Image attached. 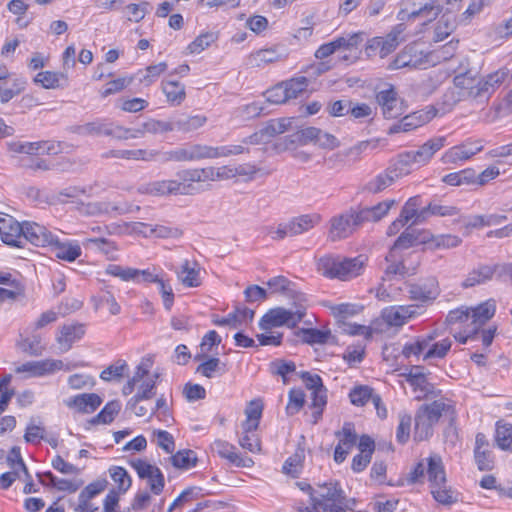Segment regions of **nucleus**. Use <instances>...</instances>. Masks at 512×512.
Returning <instances> with one entry per match:
<instances>
[{"instance_id": "nucleus-11", "label": "nucleus", "mask_w": 512, "mask_h": 512, "mask_svg": "<svg viewBox=\"0 0 512 512\" xmlns=\"http://www.w3.org/2000/svg\"><path fill=\"white\" fill-rule=\"evenodd\" d=\"M315 493L316 497L314 501L321 507L322 512L327 506L330 508L335 507L337 504H344L347 499L340 484L335 481L317 484Z\"/></svg>"}, {"instance_id": "nucleus-2", "label": "nucleus", "mask_w": 512, "mask_h": 512, "mask_svg": "<svg viewBox=\"0 0 512 512\" xmlns=\"http://www.w3.org/2000/svg\"><path fill=\"white\" fill-rule=\"evenodd\" d=\"M442 416L451 421L455 418L454 407L444 400H435L429 404L421 405L415 414L414 440H428L434 432V426Z\"/></svg>"}, {"instance_id": "nucleus-24", "label": "nucleus", "mask_w": 512, "mask_h": 512, "mask_svg": "<svg viewBox=\"0 0 512 512\" xmlns=\"http://www.w3.org/2000/svg\"><path fill=\"white\" fill-rule=\"evenodd\" d=\"M207 122V118L203 115H177L170 118L171 132L190 133Z\"/></svg>"}, {"instance_id": "nucleus-56", "label": "nucleus", "mask_w": 512, "mask_h": 512, "mask_svg": "<svg viewBox=\"0 0 512 512\" xmlns=\"http://www.w3.org/2000/svg\"><path fill=\"white\" fill-rule=\"evenodd\" d=\"M335 436L339 439L338 445H342L350 450L357 442V434L354 429V424L351 422H345L342 429L335 432Z\"/></svg>"}, {"instance_id": "nucleus-47", "label": "nucleus", "mask_w": 512, "mask_h": 512, "mask_svg": "<svg viewBox=\"0 0 512 512\" xmlns=\"http://www.w3.org/2000/svg\"><path fill=\"white\" fill-rule=\"evenodd\" d=\"M189 260H185L181 269L177 272L179 281L186 287H198L201 285L199 270L190 267Z\"/></svg>"}, {"instance_id": "nucleus-45", "label": "nucleus", "mask_w": 512, "mask_h": 512, "mask_svg": "<svg viewBox=\"0 0 512 512\" xmlns=\"http://www.w3.org/2000/svg\"><path fill=\"white\" fill-rule=\"evenodd\" d=\"M433 498L442 505H452L458 501V494L451 486L447 484V480L443 485L435 486L430 489Z\"/></svg>"}, {"instance_id": "nucleus-34", "label": "nucleus", "mask_w": 512, "mask_h": 512, "mask_svg": "<svg viewBox=\"0 0 512 512\" xmlns=\"http://www.w3.org/2000/svg\"><path fill=\"white\" fill-rule=\"evenodd\" d=\"M499 269V266L480 265L473 269L463 281L464 288L474 287L476 285L485 283L492 279L494 273Z\"/></svg>"}, {"instance_id": "nucleus-9", "label": "nucleus", "mask_w": 512, "mask_h": 512, "mask_svg": "<svg viewBox=\"0 0 512 512\" xmlns=\"http://www.w3.org/2000/svg\"><path fill=\"white\" fill-rule=\"evenodd\" d=\"M409 298L421 304L433 302L440 295L436 277L430 276L418 282L406 283Z\"/></svg>"}, {"instance_id": "nucleus-27", "label": "nucleus", "mask_w": 512, "mask_h": 512, "mask_svg": "<svg viewBox=\"0 0 512 512\" xmlns=\"http://www.w3.org/2000/svg\"><path fill=\"white\" fill-rule=\"evenodd\" d=\"M396 204L394 199L382 201L372 207H364L358 210V220L362 221V224L366 222H378L384 218L390 209Z\"/></svg>"}, {"instance_id": "nucleus-8", "label": "nucleus", "mask_w": 512, "mask_h": 512, "mask_svg": "<svg viewBox=\"0 0 512 512\" xmlns=\"http://www.w3.org/2000/svg\"><path fill=\"white\" fill-rule=\"evenodd\" d=\"M408 175V170L399 165V161L396 159L387 169L369 180L363 190L377 194L391 186L397 179Z\"/></svg>"}, {"instance_id": "nucleus-38", "label": "nucleus", "mask_w": 512, "mask_h": 512, "mask_svg": "<svg viewBox=\"0 0 512 512\" xmlns=\"http://www.w3.org/2000/svg\"><path fill=\"white\" fill-rule=\"evenodd\" d=\"M109 124L110 122L106 119H97L72 127V132L81 136H107Z\"/></svg>"}, {"instance_id": "nucleus-10", "label": "nucleus", "mask_w": 512, "mask_h": 512, "mask_svg": "<svg viewBox=\"0 0 512 512\" xmlns=\"http://www.w3.org/2000/svg\"><path fill=\"white\" fill-rule=\"evenodd\" d=\"M429 54H423L418 50L416 44H410L397 54L393 61L388 65L389 70L401 68H423L429 63Z\"/></svg>"}, {"instance_id": "nucleus-31", "label": "nucleus", "mask_w": 512, "mask_h": 512, "mask_svg": "<svg viewBox=\"0 0 512 512\" xmlns=\"http://www.w3.org/2000/svg\"><path fill=\"white\" fill-rule=\"evenodd\" d=\"M107 486L106 480H96L90 484H88L79 494L78 506L75 508L77 512H86L89 510L90 505L89 501L103 492Z\"/></svg>"}, {"instance_id": "nucleus-19", "label": "nucleus", "mask_w": 512, "mask_h": 512, "mask_svg": "<svg viewBox=\"0 0 512 512\" xmlns=\"http://www.w3.org/2000/svg\"><path fill=\"white\" fill-rule=\"evenodd\" d=\"M56 236L45 226L35 222L23 223V242L29 241L35 246H50Z\"/></svg>"}, {"instance_id": "nucleus-52", "label": "nucleus", "mask_w": 512, "mask_h": 512, "mask_svg": "<svg viewBox=\"0 0 512 512\" xmlns=\"http://www.w3.org/2000/svg\"><path fill=\"white\" fill-rule=\"evenodd\" d=\"M197 460L196 453L190 449L180 450L171 456L173 466L180 469H189L196 466Z\"/></svg>"}, {"instance_id": "nucleus-55", "label": "nucleus", "mask_w": 512, "mask_h": 512, "mask_svg": "<svg viewBox=\"0 0 512 512\" xmlns=\"http://www.w3.org/2000/svg\"><path fill=\"white\" fill-rule=\"evenodd\" d=\"M106 274L118 277L122 281L138 280L139 269L131 267H123L117 264H109L105 269Z\"/></svg>"}, {"instance_id": "nucleus-4", "label": "nucleus", "mask_w": 512, "mask_h": 512, "mask_svg": "<svg viewBox=\"0 0 512 512\" xmlns=\"http://www.w3.org/2000/svg\"><path fill=\"white\" fill-rule=\"evenodd\" d=\"M446 138L437 136L427 140L417 150H410L400 153L397 157L399 165L411 173L413 166L422 167L430 162L435 153L445 146Z\"/></svg>"}, {"instance_id": "nucleus-64", "label": "nucleus", "mask_w": 512, "mask_h": 512, "mask_svg": "<svg viewBox=\"0 0 512 512\" xmlns=\"http://www.w3.org/2000/svg\"><path fill=\"white\" fill-rule=\"evenodd\" d=\"M305 404V393L301 389H291L289 391V401L286 406V413L290 416L295 415Z\"/></svg>"}, {"instance_id": "nucleus-49", "label": "nucleus", "mask_w": 512, "mask_h": 512, "mask_svg": "<svg viewBox=\"0 0 512 512\" xmlns=\"http://www.w3.org/2000/svg\"><path fill=\"white\" fill-rule=\"evenodd\" d=\"M17 346L26 354L31 356H40L45 347L42 345V338L35 334L31 337L21 338L17 342Z\"/></svg>"}, {"instance_id": "nucleus-17", "label": "nucleus", "mask_w": 512, "mask_h": 512, "mask_svg": "<svg viewBox=\"0 0 512 512\" xmlns=\"http://www.w3.org/2000/svg\"><path fill=\"white\" fill-rule=\"evenodd\" d=\"M363 41V33H353L348 36H342L334 39L331 42L322 44L315 52L317 59H324L332 55L339 49H353L357 48Z\"/></svg>"}, {"instance_id": "nucleus-36", "label": "nucleus", "mask_w": 512, "mask_h": 512, "mask_svg": "<svg viewBox=\"0 0 512 512\" xmlns=\"http://www.w3.org/2000/svg\"><path fill=\"white\" fill-rule=\"evenodd\" d=\"M191 144H186L181 147H177L173 150L169 151H159L157 150L156 160L161 163L167 162H191L192 161V153H191Z\"/></svg>"}, {"instance_id": "nucleus-7", "label": "nucleus", "mask_w": 512, "mask_h": 512, "mask_svg": "<svg viewBox=\"0 0 512 512\" xmlns=\"http://www.w3.org/2000/svg\"><path fill=\"white\" fill-rule=\"evenodd\" d=\"M358 216V210L350 209L332 217L330 219L328 239L336 242L352 235L357 228L363 225L362 221L358 220Z\"/></svg>"}, {"instance_id": "nucleus-14", "label": "nucleus", "mask_w": 512, "mask_h": 512, "mask_svg": "<svg viewBox=\"0 0 512 512\" xmlns=\"http://www.w3.org/2000/svg\"><path fill=\"white\" fill-rule=\"evenodd\" d=\"M508 72L500 69L487 76L477 79L476 90L472 91V98L480 101L488 100L496 89L503 83Z\"/></svg>"}, {"instance_id": "nucleus-5", "label": "nucleus", "mask_w": 512, "mask_h": 512, "mask_svg": "<svg viewBox=\"0 0 512 512\" xmlns=\"http://www.w3.org/2000/svg\"><path fill=\"white\" fill-rule=\"evenodd\" d=\"M295 310H287L282 307L270 309L260 320L259 326L262 330H269L273 327L286 325L294 328L306 315V305L303 302H294Z\"/></svg>"}, {"instance_id": "nucleus-32", "label": "nucleus", "mask_w": 512, "mask_h": 512, "mask_svg": "<svg viewBox=\"0 0 512 512\" xmlns=\"http://www.w3.org/2000/svg\"><path fill=\"white\" fill-rule=\"evenodd\" d=\"M321 222V216L317 213L304 214L292 218L289 223L291 225V237L303 234Z\"/></svg>"}, {"instance_id": "nucleus-51", "label": "nucleus", "mask_w": 512, "mask_h": 512, "mask_svg": "<svg viewBox=\"0 0 512 512\" xmlns=\"http://www.w3.org/2000/svg\"><path fill=\"white\" fill-rule=\"evenodd\" d=\"M478 73L473 70H467L459 73L454 77V84L456 87L467 90V95L472 97V91L476 90Z\"/></svg>"}, {"instance_id": "nucleus-44", "label": "nucleus", "mask_w": 512, "mask_h": 512, "mask_svg": "<svg viewBox=\"0 0 512 512\" xmlns=\"http://www.w3.org/2000/svg\"><path fill=\"white\" fill-rule=\"evenodd\" d=\"M297 335H302V341L307 344H326L332 337L330 330L301 328Z\"/></svg>"}, {"instance_id": "nucleus-30", "label": "nucleus", "mask_w": 512, "mask_h": 512, "mask_svg": "<svg viewBox=\"0 0 512 512\" xmlns=\"http://www.w3.org/2000/svg\"><path fill=\"white\" fill-rule=\"evenodd\" d=\"M198 184L205 181H215L219 179H231L236 177L234 166H222L219 168L205 167L195 168Z\"/></svg>"}, {"instance_id": "nucleus-18", "label": "nucleus", "mask_w": 512, "mask_h": 512, "mask_svg": "<svg viewBox=\"0 0 512 512\" xmlns=\"http://www.w3.org/2000/svg\"><path fill=\"white\" fill-rule=\"evenodd\" d=\"M483 146L478 142L467 141L448 149L441 157L443 164H458L466 161L482 151Z\"/></svg>"}, {"instance_id": "nucleus-46", "label": "nucleus", "mask_w": 512, "mask_h": 512, "mask_svg": "<svg viewBox=\"0 0 512 512\" xmlns=\"http://www.w3.org/2000/svg\"><path fill=\"white\" fill-rule=\"evenodd\" d=\"M418 243H422L421 240H419L418 236L412 231L409 232L408 230L404 231L394 242L393 246L390 248V251L385 257V260H391L394 256V253L397 252V250H403L408 249Z\"/></svg>"}, {"instance_id": "nucleus-41", "label": "nucleus", "mask_w": 512, "mask_h": 512, "mask_svg": "<svg viewBox=\"0 0 512 512\" xmlns=\"http://www.w3.org/2000/svg\"><path fill=\"white\" fill-rule=\"evenodd\" d=\"M139 225L144 229L141 230V232H143L145 235H154L158 238H179L183 234L182 230L178 227L165 225L152 226L146 223H139Z\"/></svg>"}, {"instance_id": "nucleus-54", "label": "nucleus", "mask_w": 512, "mask_h": 512, "mask_svg": "<svg viewBox=\"0 0 512 512\" xmlns=\"http://www.w3.org/2000/svg\"><path fill=\"white\" fill-rule=\"evenodd\" d=\"M376 393L367 385L355 386L349 393L350 401L353 405L364 406L371 401Z\"/></svg>"}, {"instance_id": "nucleus-22", "label": "nucleus", "mask_w": 512, "mask_h": 512, "mask_svg": "<svg viewBox=\"0 0 512 512\" xmlns=\"http://www.w3.org/2000/svg\"><path fill=\"white\" fill-rule=\"evenodd\" d=\"M211 450L219 457L226 459L237 467H248L247 462H252L250 458L244 459L236 452V447L224 440H216L211 445Z\"/></svg>"}, {"instance_id": "nucleus-33", "label": "nucleus", "mask_w": 512, "mask_h": 512, "mask_svg": "<svg viewBox=\"0 0 512 512\" xmlns=\"http://www.w3.org/2000/svg\"><path fill=\"white\" fill-rule=\"evenodd\" d=\"M377 102L382 107V113L385 118L392 119L399 115L396 110L397 93L393 88L382 90L376 95Z\"/></svg>"}, {"instance_id": "nucleus-3", "label": "nucleus", "mask_w": 512, "mask_h": 512, "mask_svg": "<svg viewBox=\"0 0 512 512\" xmlns=\"http://www.w3.org/2000/svg\"><path fill=\"white\" fill-rule=\"evenodd\" d=\"M365 261L363 255L354 258L325 255L317 260V271L331 279L347 281L362 274Z\"/></svg>"}, {"instance_id": "nucleus-60", "label": "nucleus", "mask_w": 512, "mask_h": 512, "mask_svg": "<svg viewBox=\"0 0 512 512\" xmlns=\"http://www.w3.org/2000/svg\"><path fill=\"white\" fill-rule=\"evenodd\" d=\"M495 441L502 450H509L512 445V425L497 422Z\"/></svg>"}, {"instance_id": "nucleus-57", "label": "nucleus", "mask_w": 512, "mask_h": 512, "mask_svg": "<svg viewBox=\"0 0 512 512\" xmlns=\"http://www.w3.org/2000/svg\"><path fill=\"white\" fill-rule=\"evenodd\" d=\"M292 123V118H279L270 120L265 127H263L264 133L270 141L271 138L276 135L286 132Z\"/></svg>"}, {"instance_id": "nucleus-63", "label": "nucleus", "mask_w": 512, "mask_h": 512, "mask_svg": "<svg viewBox=\"0 0 512 512\" xmlns=\"http://www.w3.org/2000/svg\"><path fill=\"white\" fill-rule=\"evenodd\" d=\"M110 475L113 481L117 484L119 492L125 493L130 488L132 480L128 472L123 467H112L110 469Z\"/></svg>"}, {"instance_id": "nucleus-48", "label": "nucleus", "mask_w": 512, "mask_h": 512, "mask_svg": "<svg viewBox=\"0 0 512 512\" xmlns=\"http://www.w3.org/2000/svg\"><path fill=\"white\" fill-rule=\"evenodd\" d=\"M158 378L159 374L155 373L152 378H146L143 380L138 388V392L131 398V403L134 405L136 402H141L142 400H148L154 397L156 380Z\"/></svg>"}, {"instance_id": "nucleus-13", "label": "nucleus", "mask_w": 512, "mask_h": 512, "mask_svg": "<svg viewBox=\"0 0 512 512\" xmlns=\"http://www.w3.org/2000/svg\"><path fill=\"white\" fill-rule=\"evenodd\" d=\"M0 238L12 247L23 246V224L8 214H0Z\"/></svg>"}, {"instance_id": "nucleus-43", "label": "nucleus", "mask_w": 512, "mask_h": 512, "mask_svg": "<svg viewBox=\"0 0 512 512\" xmlns=\"http://www.w3.org/2000/svg\"><path fill=\"white\" fill-rule=\"evenodd\" d=\"M121 410V404L117 400L108 402L102 410L94 416L90 423L92 425L97 424H110Z\"/></svg>"}, {"instance_id": "nucleus-29", "label": "nucleus", "mask_w": 512, "mask_h": 512, "mask_svg": "<svg viewBox=\"0 0 512 512\" xmlns=\"http://www.w3.org/2000/svg\"><path fill=\"white\" fill-rule=\"evenodd\" d=\"M157 150L136 149V150H110L105 152L103 158H120L127 160H141L145 162L155 161Z\"/></svg>"}, {"instance_id": "nucleus-59", "label": "nucleus", "mask_w": 512, "mask_h": 512, "mask_svg": "<svg viewBox=\"0 0 512 512\" xmlns=\"http://www.w3.org/2000/svg\"><path fill=\"white\" fill-rule=\"evenodd\" d=\"M423 243H430L432 248H454L461 243V239L454 235H438L431 236V238L423 237L421 239Z\"/></svg>"}, {"instance_id": "nucleus-40", "label": "nucleus", "mask_w": 512, "mask_h": 512, "mask_svg": "<svg viewBox=\"0 0 512 512\" xmlns=\"http://www.w3.org/2000/svg\"><path fill=\"white\" fill-rule=\"evenodd\" d=\"M33 81L45 89H56L63 86L62 82H67V76L62 72L43 71L39 72Z\"/></svg>"}, {"instance_id": "nucleus-39", "label": "nucleus", "mask_w": 512, "mask_h": 512, "mask_svg": "<svg viewBox=\"0 0 512 512\" xmlns=\"http://www.w3.org/2000/svg\"><path fill=\"white\" fill-rule=\"evenodd\" d=\"M496 328H488L482 329L481 331H477L473 327L468 331L466 335L458 334L455 335V339L462 344L467 343L468 341L481 340L484 348H488L495 336Z\"/></svg>"}, {"instance_id": "nucleus-1", "label": "nucleus", "mask_w": 512, "mask_h": 512, "mask_svg": "<svg viewBox=\"0 0 512 512\" xmlns=\"http://www.w3.org/2000/svg\"><path fill=\"white\" fill-rule=\"evenodd\" d=\"M175 179H163L149 182L138 191L152 196L196 195L204 189L198 185L195 168L179 170Z\"/></svg>"}, {"instance_id": "nucleus-28", "label": "nucleus", "mask_w": 512, "mask_h": 512, "mask_svg": "<svg viewBox=\"0 0 512 512\" xmlns=\"http://www.w3.org/2000/svg\"><path fill=\"white\" fill-rule=\"evenodd\" d=\"M427 461V478L430 489L443 485L444 481L447 480L445 468L442 459L439 455L433 454L426 458Z\"/></svg>"}, {"instance_id": "nucleus-6", "label": "nucleus", "mask_w": 512, "mask_h": 512, "mask_svg": "<svg viewBox=\"0 0 512 512\" xmlns=\"http://www.w3.org/2000/svg\"><path fill=\"white\" fill-rule=\"evenodd\" d=\"M442 12V6L437 0H406L404 7L398 12L397 18L400 21L423 19L431 22Z\"/></svg>"}, {"instance_id": "nucleus-26", "label": "nucleus", "mask_w": 512, "mask_h": 512, "mask_svg": "<svg viewBox=\"0 0 512 512\" xmlns=\"http://www.w3.org/2000/svg\"><path fill=\"white\" fill-rule=\"evenodd\" d=\"M267 285L272 289V292L282 293L287 298L294 300V302H304V294L295 289V284L284 276H276L268 280Z\"/></svg>"}, {"instance_id": "nucleus-35", "label": "nucleus", "mask_w": 512, "mask_h": 512, "mask_svg": "<svg viewBox=\"0 0 512 512\" xmlns=\"http://www.w3.org/2000/svg\"><path fill=\"white\" fill-rule=\"evenodd\" d=\"M386 262L388 263V265L384 271V281H391L397 276L405 278L407 276H412L416 273V267H407L403 260H398L396 253H394V256L391 260H386Z\"/></svg>"}, {"instance_id": "nucleus-42", "label": "nucleus", "mask_w": 512, "mask_h": 512, "mask_svg": "<svg viewBox=\"0 0 512 512\" xmlns=\"http://www.w3.org/2000/svg\"><path fill=\"white\" fill-rule=\"evenodd\" d=\"M86 247H94L96 250L104 254L109 260L117 259L118 247L116 244L106 238H88L85 240Z\"/></svg>"}, {"instance_id": "nucleus-37", "label": "nucleus", "mask_w": 512, "mask_h": 512, "mask_svg": "<svg viewBox=\"0 0 512 512\" xmlns=\"http://www.w3.org/2000/svg\"><path fill=\"white\" fill-rule=\"evenodd\" d=\"M162 91L170 105L178 106L186 98L185 86L178 81H162Z\"/></svg>"}, {"instance_id": "nucleus-53", "label": "nucleus", "mask_w": 512, "mask_h": 512, "mask_svg": "<svg viewBox=\"0 0 512 512\" xmlns=\"http://www.w3.org/2000/svg\"><path fill=\"white\" fill-rule=\"evenodd\" d=\"M225 366L226 365L221 363L219 358L210 357L196 368V372L207 378H212L217 372H219L220 375L225 373Z\"/></svg>"}, {"instance_id": "nucleus-50", "label": "nucleus", "mask_w": 512, "mask_h": 512, "mask_svg": "<svg viewBox=\"0 0 512 512\" xmlns=\"http://www.w3.org/2000/svg\"><path fill=\"white\" fill-rule=\"evenodd\" d=\"M281 84L283 85V88L290 100L297 98L299 94H301L307 89L309 85V80L306 76H297L290 80L282 82Z\"/></svg>"}, {"instance_id": "nucleus-20", "label": "nucleus", "mask_w": 512, "mask_h": 512, "mask_svg": "<svg viewBox=\"0 0 512 512\" xmlns=\"http://www.w3.org/2000/svg\"><path fill=\"white\" fill-rule=\"evenodd\" d=\"M49 247L56 258L66 262H74L82 255V248L77 241L62 242L57 236Z\"/></svg>"}, {"instance_id": "nucleus-25", "label": "nucleus", "mask_w": 512, "mask_h": 512, "mask_svg": "<svg viewBox=\"0 0 512 512\" xmlns=\"http://www.w3.org/2000/svg\"><path fill=\"white\" fill-rule=\"evenodd\" d=\"M470 309L471 327L477 331H481V327L486 324L495 314L496 303L493 299H489L480 303L476 307Z\"/></svg>"}, {"instance_id": "nucleus-62", "label": "nucleus", "mask_w": 512, "mask_h": 512, "mask_svg": "<svg viewBox=\"0 0 512 512\" xmlns=\"http://www.w3.org/2000/svg\"><path fill=\"white\" fill-rule=\"evenodd\" d=\"M412 417L407 413L399 414V424L396 429V440L399 444L408 442L411 433Z\"/></svg>"}, {"instance_id": "nucleus-23", "label": "nucleus", "mask_w": 512, "mask_h": 512, "mask_svg": "<svg viewBox=\"0 0 512 512\" xmlns=\"http://www.w3.org/2000/svg\"><path fill=\"white\" fill-rule=\"evenodd\" d=\"M85 334V329L82 324H65L60 328L59 335L56 340L62 352H67L71 349L72 345L79 341Z\"/></svg>"}, {"instance_id": "nucleus-12", "label": "nucleus", "mask_w": 512, "mask_h": 512, "mask_svg": "<svg viewBox=\"0 0 512 512\" xmlns=\"http://www.w3.org/2000/svg\"><path fill=\"white\" fill-rule=\"evenodd\" d=\"M140 479H147L151 492L155 495L162 493L165 486V478L162 471L144 460L137 459L131 462Z\"/></svg>"}, {"instance_id": "nucleus-15", "label": "nucleus", "mask_w": 512, "mask_h": 512, "mask_svg": "<svg viewBox=\"0 0 512 512\" xmlns=\"http://www.w3.org/2000/svg\"><path fill=\"white\" fill-rule=\"evenodd\" d=\"M64 363L58 359H44L39 361H28L15 368V373H28L30 377H42L62 370Z\"/></svg>"}, {"instance_id": "nucleus-21", "label": "nucleus", "mask_w": 512, "mask_h": 512, "mask_svg": "<svg viewBox=\"0 0 512 512\" xmlns=\"http://www.w3.org/2000/svg\"><path fill=\"white\" fill-rule=\"evenodd\" d=\"M65 404L80 413H93L102 404V398L95 393H83L68 398Z\"/></svg>"}, {"instance_id": "nucleus-61", "label": "nucleus", "mask_w": 512, "mask_h": 512, "mask_svg": "<svg viewBox=\"0 0 512 512\" xmlns=\"http://www.w3.org/2000/svg\"><path fill=\"white\" fill-rule=\"evenodd\" d=\"M217 39L218 35L214 32L202 33L188 45L187 50L190 54H198L209 47Z\"/></svg>"}, {"instance_id": "nucleus-58", "label": "nucleus", "mask_w": 512, "mask_h": 512, "mask_svg": "<svg viewBox=\"0 0 512 512\" xmlns=\"http://www.w3.org/2000/svg\"><path fill=\"white\" fill-rule=\"evenodd\" d=\"M127 371V362L125 360L119 359L104 369L100 374V378L104 381H111L113 379L119 380L125 375Z\"/></svg>"}, {"instance_id": "nucleus-16", "label": "nucleus", "mask_w": 512, "mask_h": 512, "mask_svg": "<svg viewBox=\"0 0 512 512\" xmlns=\"http://www.w3.org/2000/svg\"><path fill=\"white\" fill-rule=\"evenodd\" d=\"M436 115V111L430 110H419L409 115L404 116L399 122L393 124L388 133L396 134L399 132H409L418 127H421L429 123Z\"/></svg>"}]
</instances>
